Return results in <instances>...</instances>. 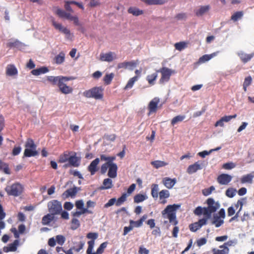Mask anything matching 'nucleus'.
Masks as SVG:
<instances>
[{"mask_svg": "<svg viewBox=\"0 0 254 254\" xmlns=\"http://www.w3.org/2000/svg\"><path fill=\"white\" fill-rule=\"evenodd\" d=\"M116 159L115 156H107L106 155H100V160L102 161H106L103 164L100 168V172L102 174H104L109 169L108 176L111 178H115L117 176L118 166L113 161Z\"/></svg>", "mask_w": 254, "mask_h": 254, "instance_id": "f257e3e1", "label": "nucleus"}, {"mask_svg": "<svg viewBox=\"0 0 254 254\" xmlns=\"http://www.w3.org/2000/svg\"><path fill=\"white\" fill-rule=\"evenodd\" d=\"M206 202L208 205L207 207L202 208L201 206H198L195 209L193 212L195 215L198 216L203 214L205 216L203 218H207V220H208L211 217V214L219 208L220 205L218 202H215L212 198H208Z\"/></svg>", "mask_w": 254, "mask_h": 254, "instance_id": "f03ea898", "label": "nucleus"}, {"mask_svg": "<svg viewBox=\"0 0 254 254\" xmlns=\"http://www.w3.org/2000/svg\"><path fill=\"white\" fill-rule=\"evenodd\" d=\"M180 206V204H176L168 205L161 212L163 217L168 218L170 223L177 225L178 221L176 219V211Z\"/></svg>", "mask_w": 254, "mask_h": 254, "instance_id": "7ed1b4c3", "label": "nucleus"}, {"mask_svg": "<svg viewBox=\"0 0 254 254\" xmlns=\"http://www.w3.org/2000/svg\"><path fill=\"white\" fill-rule=\"evenodd\" d=\"M103 90L102 87H94L84 91L83 95L88 98H92L96 100H101L103 98Z\"/></svg>", "mask_w": 254, "mask_h": 254, "instance_id": "20e7f679", "label": "nucleus"}, {"mask_svg": "<svg viewBox=\"0 0 254 254\" xmlns=\"http://www.w3.org/2000/svg\"><path fill=\"white\" fill-rule=\"evenodd\" d=\"M36 147L34 140L32 138H28L25 144V149L24 152V156L30 157L37 155L38 152L36 150Z\"/></svg>", "mask_w": 254, "mask_h": 254, "instance_id": "39448f33", "label": "nucleus"}, {"mask_svg": "<svg viewBox=\"0 0 254 254\" xmlns=\"http://www.w3.org/2000/svg\"><path fill=\"white\" fill-rule=\"evenodd\" d=\"M47 207L49 212L54 215L60 214L63 210L61 202L56 199L49 201Z\"/></svg>", "mask_w": 254, "mask_h": 254, "instance_id": "423d86ee", "label": "nucleus"}, {"mask_svg": "<svg viewBox=\"0 0 254 254\" xmlns=\"http://www.w3.org/2000/svg\"><path fill=\"white\" fill-rule=\"evenodd\" d=\"M23 190V186L19 183H15L11 186H8L5 188V190L9 195L17 196L21 194Z\"/></svg>", "mask_w": 254, "mask_h": 254, "instance_id": "0eeeda50", "label": "nucleus"}, {"mask_svg": "<svg viewBox=\"0 0 254 254\" xmlns=\"http://www.w3.org/2000/svg\"><path fill=\"white\" fill-rule=\"evenodd\" d=\"M157 72H160L161 74V78L159 81V84H163L169 81L170 79V77L173 73L174 71L173 70L168 67H162L157 70Z\"/></svg>", "mask_w": 254, "mask_h": 254, "instance_id": "6e6552de", "label": "nucleus"}, {"mask_svg": "<svg viewBox=\"0 0 254 254\" xmlns=\"http://www.w3.org/2000/svg\"><path fill=\"white\" fill-rule=\"evenodd\" d=\"M87 244L88 248L86 250V254H102L107 246V242H104L100 245L96 252H93L94 242L93 241H88Z\"/></svg>", "mask_w": 254, "mask_h": 254, "instance_id": "1a4fd4ad", "label": "nucleus"}, {"mask_svg": "<svg viewBox=\"0 0 254 254\" xmlns=\"http://www.w3.org/2000/svg\"><path fill=\"white\" fill-rule=\"evenodd\" d=\"M79 190L80 189L76 187L67 189L62 193V197L64 200L66 199L69 197L74 198Z\"/></svg>", "mask_w": 254, "mask_h": 254, "instance_id": "9d476101", "label": "nucleus"}, {"mask_svg": "<svg viewBox=\"0 0 254 254\" xmlns=\"http://www.w3.org/2000/svg\"><path fill=\"white\" fill-rule=\"evenodd\" d=\"M159 102L160 99L158 97H155L150 101L148 105V109L149 110L148 115L152 113H155L157 112L158 104Z\"/></svg>", "mask_w": 254, "mask_h": 254, "instance_id": "9b49d317", "label": "nucleus"}, {"mask_svg": "<svg viewBox=\"0 0 254 254\" xmlns=\"http://www.w3.org/2000/svg\"><path fill=\"white\" fill-rule=\"evenodd\" d=\"M207 222V218L200 219L197 222L190 224L189 225L190 230L191 232H195L199 229L202 226L206 225Z\"/></svg>", "mask_w": 254, "mask_h": 254, "instance_id": "f8f14e48", "label": "nucleus"}, {"mask_svg": "<svg viewBox=\"0 0 254 254\" xmlns=\"http://www.w3.org/2000/svg\"><path fill=\"white\" fill-rule=\"evenodd\" d=\"M202 166L203 163L201 161H197L194 164L189 166L187 172L189 174H192L196 172L198 170H201Z\"/></svg>", "mask_w": 254, "mask_h": 254, "instance_id": "ddd939ff", "label": "nucleus"}, {"mask_svg": "<svg viewBox=\"0 0 254 254\" xmlns=\"http://www.w3.org/2000/svg\"><path fill=\"white\" fill-rule=\"evenodd\" d=\"M52 23L53 26L56 29L59 30L60 32H61L62 33H64L66 35V38H70L71 36V34L70 30L68 29L63 26L61 24L57 23L54 20L53 21Z\"/></svg>", "mask_w": 254, "mask_h": 254, "instance_id": "4468645a", "label": "nucleus"}, {"mask_svg": "<svg viewBox=\"0 0 254 254\" xmlns=\"http://www.w3.org/2000/svg\"><path fill=\"white\" fill-rule=\"evenodd\" d=\"M100 162V159L96 158L93 160L88 166L87 170L90 173L91 175H94L98 171L99 168L98 165Z\"/></svg>", "mask_w": 254, "mask_h": 254, "instance_id": "2eb2a0df", "label": "nucleus"}, {"mask_svg": "<svg viewBox=\"0 0 254 254\" xmlns=\"http://www.w3.org/2000/svg\"><path fill=\"white\" fill-rule=\"evenodd\" d=\"M71 79V77L63 76H50L48 77L47 80L51 82L53 85L57 84L59 85V83L61 81H69Z\"/></svg>", "mask_w": 254, "mask_h": 254, "instance_id": "dca6fc26", "label": "nucleus"}, {"mask_svg": "<svg viewBox=\"0 0 254 254\" xmlns=\"http://www.w3.org/2000/svg\"><path fill=\"white\" fill-rule=\"evenodd\" d=\"M232 179L231 176L226 174H222L218 176L217 181L220 185H227L231 181Z\"/></svg>", "mask_w": 254, "mask_h": 254, "instance_id": "f3484780", "label": "nucleus"}, {"mask_svg": "<svg viewBox=\"0 0 254 254\" xmlns=\"http://www.w3.org/2000/svg\"><path fill=\"white\" fill-rule=\"evenodd\" d=\"M67 81H61L58 87L60 91L63 94H68L72 93L73 89L71 87L66 85L65 82Z\"/></svg>", "mask_w": 254, "mask_h": 254, "instance_id": "a211bd4d", "label": "nucleus"}, {"mask_svg": "<svg viewBox=\"0 0 254 254\" xmlns=\"http://www.w3.org/2000/svg\"><path fill=\"white\" fill-rule=\"evenodd\" d=\"M55 12L59 17L61 18H65L69 20H72L74 16L71 15L69 13L66 12L58 7L55 8Z\"/></svg>", "mask_w": 254, "mask_h": 254, "instance_id": "6ab92c4d", "label": "nucleus"}, {"mask_svg": "<svg viewBox=\"0 0 254 254\" xmlns=\"http://www.w3.org/2000/svg\"><path fill=\"white\" fill-rule=\"evenodd\" d=\"M236 114H234V115L231 116H224L215 123V127H217L219 126L222 127L224 126V122H228L230 121L231 119L236 118Z\"/></svg>", "mask_w": 254, "mask_h": 254, "instance_id": "aec40b11", "label": "nucleus"}, {"mask_svg": "<svg viewBox=\"0 0 254 254\" xmlns=\"http://www.w3.org/2000/svg\"><path fill=\"white\" fill-rule=\"evenodd\" d=\"M116 58V54L111 52L100 55V60L102 61L111 62Z\"/></svg>", "mask_w": 254, "mask_h": 254, "instance_id": "412c9836", "label": "nucleus"}, {"mask_svg": "<svg viewBox=\"0 0 254 254\" xmlns=\"http://www.w3.org/2000/svg\"><path fill=\"white\" fill-rule=\"evenodd\" d=\"M254 178V172L250 174L242 176L240 179V182L242 184H251L253 182Z\"/></svg>", "mask_w": 254, "mask_h": 254, "instance_id": "4be33fe9", "label": "nucleus"}, {"mask_svg": "<svg viewBox=\"0 0 254 254\" xmlns=\"http://www.w3.org/2000/svg\"><path fill=\"white\" fill-rule=\"evenodd\" d=\"M176 178L171 179L169 177L164 178L162 180L163 184L168 189H172L176 183Z\"/></svg>", "mask_w": 254, "mask_h": 254, "instance_id": "5701e85b", "label": "nucleus"}, {"mask_svg": "<svg viewBox=\"0 0 254 254\" xmlns=\"http://www.w3.org/2000/svg\"><path fill=\"white\" fill-rule=\"evenodd\" d=\"M19 241L16 239L14 242L9 244L7 246L3 248V251L5 253H8L9 252H15L17 250V246L19 245Z\"/></svg>", "mask_w": 254, "mask_h": 254, "instance_id": "b1692460", "label": "nucleus"}, {"mask_svg": "<svg viewBox=\"0 0 254 254\" xmlns=\"http://www.w3.org/2000/svg\"><path fill=\"white\" fill-rule=\"evenodd\" d=\"M159 196L160 200V203L165 204L167 203L166 199L170 197V192L167 190H163L159 192Z\"/></svg>", "mask_w": 254, "mask_h": 254, "instance_id": "393cba45", "label": "nucleus"}, {"mask_svg": "<svg viewBox=\"0 0 254 254\" xmlns=\"http://www.w3.org/2000/svg\"><path fill=\"white\" fill-rule=\"evenodd\" d=\"M138 61H132L130 62H125L119 63L118 64V68H127L128 67H135L138 64Z\"/></svg>", "mask_w": 254, "mask_h": 254, "instance_id": "a878e982", "label": "nucleus"}, {"mask_svg": "<svg viewBox=\"0 0 254 254\" xmlns=\"http://www.w3.org/2000/svg\"><path fill=\"white\" fill-rule=\"evenodd\" d=\"M219 53V52H216L214 53H213L210 55H204L201 57L199 60H198V63L200 64L204 63L206 62H207L209 61L210 59H211L212 58L216 56Z\"/></svg>", "mask_w": 254, "mask_h": 254, "instance_id": "bb28decb", "label": "nucleus"}, {"mask_svg": "<svg viewBox=\"0 0 254 254\" xmlns=\"http://www.w3.org/2000/svg\"><path fill=\"white\" fill-rule=\"evenodd\" d=\"M18 71L17 68L13 64H8L6 67V74L8 76H13L17 75Z\"/></svg>", "mask_w": 254, "mask_h": 254, "instance_id": "cd10ccee", "label": "nucleus"}, {"mask_svg": "<svg viewBox=\"0 0 254 254\" xmlns=\"http://www.w3.org/2000/svg\"><path fill=\"white\" fill-rule=\"evenodd\" d=\"M113 186V182L111 179L106 178L103 180V185L100 187V190H108L111 189Z\"/></svg>", "mask_w": 254, "mask_h": 254, "instance_id": "c85d7f7f", "label": "nucleus"}, {"mask_svg": "<svg viewBox=\"0 0 254 254\" xmlns=\"http://www.w3.org/2000/svg\"><path fill=\"white\" fill-rule=\"evenodd\" d=\"M54 219V215L50 213L43 217L42 223L44 225H49Z\"/></svg>", "mask_w": 254, "mask_h": 254, "instance_id": "c756f323", "label": "nucleus"}, {"mask_svg": "<svg viewBox=\"0 0 254 254\" xmlns=\"http://www.w3.org/2000/svg\"><path fill=\"white\" fill-rule=\"evenodd\" d=\"M54 60L57 64H63L65 60V54L63 52H60L54 58Z\"/></svg>", "mask_w": 254, "mask_h": 254, "instance_id": "7c9ffc66", "label": "nucleus"}, {"mask_svg": "<svg viewBox=\"0 0 254 254\" xmlns=\"http://www.w3.org/2000/svg\"><path fill=\"white\" fill-rule=\"evenodd\" d=\"M157 77L158 72H157L156 71L155 72L151 74L148 75L146 76V80L150 85H153L155 83V80H156Z\"/></svg>", "mask_w": 254, "mask_h": 254, "instance_id": "2f4dec72", "label": "nucleus"}, {"mask_svg": "<svg viewBox=\"0 0 254 254\" xmlns=\"http://www.w3.org/2000/svg\"><path fill=\"white\" fill-rule=\"evenodd\" d=\"M151 194L152 197L154 199H157L158 197L159 193V186L158 185L153 184L151 186Z\"/></svg>", "mask_w": 254, "mask_h": 254, "instance_id": "473e14b6", "label": "nucleus"}, {"mask_svg": "<svg viewBox=\"0 0 254 254\" xmlns=\"http://www.w3.org/2000/svg\"><path fill=\"white\" fill-rule=\"evenodd\" d=\"M240 57L241 61L244 63H246L250 61L254 57V52L250 54L242 53L240 55Z\"/></svg>", "mask_w": 254, "mask_h": 254, "instance_id": "72a5a7b5", "label": "nucleus"}, {"mask_svg": "<svg viewBox=\"0 0 254 254\" xmlns=\"http://www.w3.org/2000/svg\"><path fill=\"white\" fill-rule=\"evenodd\" d=\"M209 9L210 6L209 5L201 6L195 11V13L196 16H200L208 11Z\"/></svg>", "mask_w": 254, "mask_h": 254, "instance_id": "f704fd0d", "label": "nucleus"}, {"mask_svg": "<svg viewBox=\"0 0 254 254\" xmlns=\"http://www.w3.org/2000/svg\"><path fill=\"white\" fill-rule=\"evenodd\" d=\"M49 69L47 67H42L39 68L33 69L31 73L34 75H39L41 74L45 73L48 72Z\"/></svg>", "mask_w": 254, "mask_h": 254, "instance_id": "c9c22d12", "label": "nucleus"}, {"mask_svg": "<svg viewBox=\"0 0 254 254\" xmlns=\"http://www.w3.org/2000/svg\"><path fill=\"white\" fill-rule=\"evenodd\" d=\"M221 218L220 216H218V214L214 215L213 216L212 224L215 225L216 227L221 226L224 223L223 220Z\"/></svg>", "mask_w": 254, "mask_h": 254, "instance_id": "e433bc0d", "label": "nucleus"}, {"mask_svg": "<svg viewBox=\"0 0 254 254\" xmlns=\"http://www.w3.org/2000/svg\"><path fill=\"white\" fill-rule=\"evenodd\" d=\"M70 152H64L61 155H60L58 162L61 163H65L67 161L68 162L69 157H70Z\"/></svg>", "mask_w": 254, "mask_h": 254, "instance_id": "4c0bfd02", "label": "nucleus"}, {"mask_svg": "<svg viewBox=\"0 0 254 254\" xmlns=\"http://www.w3.org/2000/svg\"><path fill=\"white\" fill-rule=\"evenodd\" d=\"M127 11L129 13L132 14L134 16H139L143 13V11L140 10L139 8L135 7H130Z\"/></svg>", "mask_w": 254, "mask_h": 254, "instance_id": "58836bf2", "label": "nucleus"}, {"mask_svg": "<svg viewBox=\"0 0 254 254\" xmlns=\"http://www.w3.org/2000/svg\"><path fill=\"white\" fill-rule=\"evenodd\" d=\"M68 163L69 166H73L75 167H77L79 165L78 159L75 155L70 156Z\"/></svg>", "mask_w": 254, "mask_h": 254, "instance_id": "ea45409f", "label": "nucleus"}, {"mask_svg": "<svg viewBox=\"0 0 254 254\" xmlns=\"http://www.w3.org/2000/svg\"><path fill=\"white\" fill-rule=\"evenodd\" d=\"M151 164L156 169H158L160 167H164L168 165L167 162L160 160H156L152 161Z\"/></svg>", "mask_w": 254, "mask_h": 254, "instance_id": "a19ab883", "label": "nucleus"}, {"mask_svg": "<svg viewBox=\"0 0 254 254\" xmlns=\"http://www.w3.org/2000/svg\"><path fill=\"white\" fill-rule=\"evenodd\" d=\"M92 214V212L87 209H83V210L77 211L71 213L72 216L73 218L79 217L81 215L85 213Z\"/></svg>", "mask_w": 254, "mask_h": 254, "instance_id": "79ce46f5", "label": "nucleus"}, {"mask_svg": "<svg viewBox=\"0 0 254 254\" xmlns=\"http://www.w3.org/2000/svg\"><path fill=\"white\" fill-rule=\"evenodd\" d=\"M138 79V76H134V77L129 79L128 81L127 84L124 87V90H127L128 88H131L132 87L134 82Z\"/></svg>", "mask_w": 254, "mask_h": 254, "instance_id": "37998d69", "label": "nucleus"}, {"mask_svg": "<svg viewBox=\"0 0 254 254\" xmlns=\"http://www.w3.org/2000/svg\"><path fill=\"white\" fill-rule=\"evenodd\" d=\"M186 118L185 115H178L172 119L171 122L172 126H174L177 123L182 122Z\"/></svg>", "mask_w": 254, "mask_h": 254, "instance_id": "c03bdc74", "label": "nucleus"}, {"mask_svg": "<svg viewBox=\"0 0 254 254\" xmlns=\"http://www.w3.org/2000/svg\"><path fill=\"white\" fill-rule=\"evenodd\" d=\"M114 77V74L113 73L106 74L103 78L105 84L107 85H109L111 83Z\"/></svg>", "mask_w": 254, "mask_h": 254, "instance_id": "a18cd8bd", "label": "nucleus"}, {"mask_svg": "<svg viewBox=\"0 0 254 254\" xmlns=\"http://www.w3.org/2000/svg\"><path fill=\"white\" fill-rule=\"evenodd\" d=\"M79 221L76 218H73L71 221L70 229L73 230L77 229L80 227Z\"/></svg>", "mask_w": 254, "mask_h": 254, "instance_id": "49530a36", "label": "nucleus"}, {"mask_svg": "<svg viewBox=\"0 0 254 254\" xmlns=\"http://www.w3.org/2000/svg\"><path fill=\"white\" fill-rule=\"evenodd\" d=\"M0 169L2 170L6 174L10 173L8 164L1 160H0Z\"/></svg>", "mask_w": 254, "mask_h": 254, "instance_id": "de8ad7c7", "label": "nucleus"}, {"mask_svg": "<svg viewBox=\"0 0 254 254\" xmlns=\"http://www.w3.org/2000/svg\"><path fill=\"white\" fill-rule=\"evenodd\" d=\"M147 198V197L142 194H137L134 196L133 199L135 203H139L143 201Z\"/></svg>", "mask_w": 254, "mask_h": 254, "instance_id": "09e8293b", "label": "nucleus"}, {"mask_svg": "<svg viewBox=\"0 0 254 254\" xmlns=\"http://www.w3.org/2000/svg\"><path fill=\"white\" fill-rule=\"evenodd\" d=\"M127 196V194L126 193H124L121 197L118 198L117 200L116 199V205L119 206L122 205L126 201Z\"/></svg>", "mask_w": 254, "mask_h": 254, "instance_id": "8fccbe9b", "label": "nucleus"}, {"mask_svg": "<svg viewBox=\"0 0 254 254\" xmlns=\"http://www.w3.org/2000/svg\"><path fill=\"white\" fill-rule=\"evenodd\" d=\"M236 190L233 188H229L226 191V195L229 197H233L236 194Z\"/></svg>", "mask_w": 254, "mask_h": 254, "instance_id": "3c124183", "label": "nucleus"}, {"mask_svg": "<svg viewBox=\"0 0 254 254\" xmlns=\"http://www.w3.org/2000/svg\"><path fill=\"white\" fill-rule=\"evenodd\" d=\"M252 81V78L250 76H248L245 78L244 82L243 83V88L245 91H247V87L249 86L251 84Z\"/></svg>", "mask_w": 254, "mask_h": 254, "instance_id": "603ef678", "label": "nucleus"}, {"mask_svg": "<svg viewBox=\"0 0 254 254\" xmlns=\"http://www.w3.org/2000/svg\"><path fill=\"white\" fill-rule=\"evenodd\" d=\"M175 47L176 49L181 51L186 47V43L184 42L176 43L175 44Z\"/></svg>", "mask_w": 254, "mask_h": 254, "instance_id": "864d4df0", "label": "nucleus"}, {"mask_svg": "<svg viewBox=\"0 0 254 254\" xmlns=\"http://www.w3.org/2000/svg\"><path fill=\"white\" fill-rule=\"evenodd\" d=\"M98 234L97 233L90 232L87 234L86 237L91 239L89 241H93L95 243V240L98 238Z\"/></svg>", "mask_w": 254, "mask_h": 254, "instance_id": "5fc2aeb1", "label": "nucleus"}, {"mask_svg": "<svg viewBox=\"0 0 254 254\" xmlns=\"http://www.w3.org/2000/svg\"><path fill=\"white\" fill-rule=\"evenodd\" d=\"M215 190L213 186H211L209 188L205 189L202 190V194L205 196H207L210 194L213 190Z\"/></svg>", "mask_w": 254, "mask_h": 254, "instance_id": "6e6d98bb", "label": "nucleus"}, {"mask_svg": "<svg viewBox=\"0 0 254 254\" xmlns=\"http://www.w3.org/2000/svg\"><path fill=\"white\" fill-rule=\"evenodd\" d=\"M56 238V242L58 243V244L60 245H63L65 242V239L63 235H57Z\"/></svg>", "mask_w": 254, "mask_h": 254, "instance_id": "4d7b16f0", "label": "nucleus"}, {"mask_svg": "<svg viewBox=\"0 0 254 254\" xmlns=\"http://www.w3.org/2000/svg\"><path fill=\"white\" fill-rule=\"evenodd\" d=\"M84 246V243L83 242L80 241L78 245L77 246H74L72 247L73 250L75 251L77 253H78L80 252L81 250H82L83 248V247Z\"/></svg>", "mask_w": 254, "mask_h": 254, "instance_id": "13d9d810", "label": "nucleus"}, {"mask_svg": "<svg viewBox=\"0 0 254 254\" xmlns=\"http://www.w3.org/2000/svg\"><path fill=\"white\" fill-rule=\"evenodd\" d=\"M75 205L78 209L83 210V209H86L85 208L83 207L84 202L81 199L76 201Z\"/></svg>", "mask_w": 254, "mask_h": 254, "instance_id": "bf43d9fd", "label": "nucleus"}, {"mask_svg": "<svg viewBox=\"0 0 254 254\" xmlns=\"http://www.w3.org/2000/svg\"><path fill=\"white\" fill-rule=\"evenodd\" d=\"M236 166L235 164L232 162L226 163L223 165V168L226 170H230L234 168Z\"/></svg>", "mask_w": 254, "mask_h": 254, "instance_id": "052dcab7", "label": "nucleus"}, {"mask_svg": "<svg viewBox=\"0 0 254 254\" xmlns=\"http://www.w3.org/2000/svg\"><path fill=\"white\" fill-rule=\"evenodd\" d=\"M116 198H112L110 199L107 203L105 204L104 207L105 208H108L110 206L113 205L115 203L116 204Z\"/></svg>", "mask_w": 254, "mask_h": 254, "instance_id": "680f3d73", "label": "nucleus"}, {"mask_svg": "<svg viewBox=\"0 0 254 254\" xmlns=\"http://www.w3.org/2000/svg\"><path fill=\"white\" fill-rule=\"evenodd\" d=\"M214 251V253L213 254H227L228 253V249L227 247H225L224 249L223 250H218L216 251Z\"/></svg>", "mask_w": 254, "mask_h": 254, "instance_id": "e2e57ef3", "label": "nucleus"}, {"mask_svg": "<svg viewBox=\"0 0 254 254\" xmlns=\"http://www.w3.org/2000/svg\"><path fill=\"white\" fill-rule=\"evenodd\" d=\"M21 151V148L20 146H15L12 151V154L13 156H16L18 155Z\"/></svg>", "mask_w": 254, "mask_h": 254, "instance_id": "0e129e2a", "label": "nucleus"}, {"mask_svg": "<svg viewBox=\"0 0 254 254\" xmlns=\"http://www.w3.org/2000/svg\"><path fill=\"white\" fill-rule=\"evenodd\" d=\"M129 224L132 225L133 227H139L142 226V224L140 223V220L134 221L132 220H129Z\"/></svg>", "mask_w": 254, "mask_h": 254, "instance_id": "69168bd1", "label": "nucleus"}, {"mask_svg": "<svg viewBox=\"0 0 254 254\" xmlns=\"http://www.w3.org/2000/svg\"><path fill=\"white\" fill-rule=\"evenodd\" d=\"M207 242V240L205 238H201L197 240L196 243L198 247H201L205 245Z\"/></svg>", "mask_w": 254, "mask_h": 254, "instance_id": "338daca9", "label": "nucleus"}, {"mask_svg": "<svg viewBox=\"0 0 254 254\" xmlns=\"http://www.w3.org/2000/svg\"><path fill=\"white\" fill-rule=\"evenodd\" d=\"M64 207L67 210H70L73 207V205L70 202H65L64 204Z\"/></svg>", "mask_w": 254, "mask_h": 254, "instance_id": "774afa93", "label": "nucleus"}]
</instances>
